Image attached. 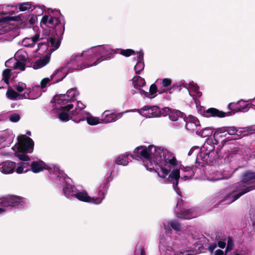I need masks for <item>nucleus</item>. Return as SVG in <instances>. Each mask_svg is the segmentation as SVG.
Listing matches in <instances>:
<instances>
[{"label": "nucleus", "instance_id": "nucleus-19", "mask_svg": "<svg viewBox=\"0 0 255 255\" xmlns=\"http://www.w3.org/2000/svg\"><path fill=\"white\" fill-rule=\"evenodd\" d=\"M56 116L58 117L61 122H66L70 120L79 123L84 120L80 117L81 113H56Z\"/></svg>", "mask_w": 255, "mask_h": 255}, {"label": "nucleus", "instance_id": "nucleus-1", "mask_svg": "<svg viewBox=\"0 0 255 255\" xmlns=\"http://www.w3.org/2000/svg\"><path fill=\"white\" fill-rule=\"evenodd\" d=\"M134 153L140 157L147 170L155 171L165 183L173 184L175 192L180 195L177 187L179 178L183 180L191 179L198 169L182 167L173 154L166 148L153 145L140 146L134 150Z\"/></svg>", "mask_w": 255, "mask_h": 255}, {"label": "nucleus", "instance_id": "nucleus-50", "mask_svg": "<svg viewBox=\"0 0 255 255\" xmlns=\"http://www.w3.org/2000/svg\"><path fill=\"white\" fill-rule=\"evenodd\" d=\"M20 119V115L17 113H14L9 116V120L13 123H16L19 121Z\"/></svg>", "mask_w": 255, "mask_h": 255}, {"label": "nucleus", "instance_id": "nucleus-13", "mask_svg": "<svg viewBox=\"0 0 255 255\" xmlns=\"http://www.w3.org/2000/svg\"><path fill=\"white\" fill-rule=\"evenodd\" d=\"M228 110L231 112H248L255 110V97L248 101L241 100L229 104Z\"/></svg>", "mask_w": 255, "mask_h": 255}, {"label": "nucleus", "instance_id": "nucleus-24", "mask_svg": "<svg viewBox=\"0 0 255 255\" xmlns=\"http://www.w3.org/2000/svg\"><path fill=\"white\" fill-rule=\"evenodd\" d=\"M68 73V71L65 66L61 67L57 69L52 75H55L53 77V82H52V84H55L62 81L66 76Z\"/></svg>", "mask_w": 255, "mask_h": 255}, {"label": "nucleus", "instance_id": "nucleus-46", "mask_svg": "<svg viewBox=\"0 0 255 255\" xmlns=\"http://www.w3.org/2000/svg\"><path fill=\"white\" fill-rule=\"evenodd\" d=\"M117 53H120L122 55L128 57L134 53V51L130 49H117Z\"/></svg>", "mask_w": 255, "mask_h": 255}, {"label": "nucleus", "instance_id": "nucleus-57", "mask_svg": "<svg viewBox=\"0 0 255 255\" xmlns=\"http://www.w3.org/2000/svg\"><path fill=\"white\" fill-rule=\"evenodd\" d=\"M2 208H0V214H1L6 211V208L2 206Z\"/></svg>", "mask_w": 255, "mask_h": 255}, {"label": "nucleus", "instance_id": "nucleus-30", "mask_svg": "<svg viewBox=\"0 0 255 255\" xmlns=\"http://www.w3.org/2000/svg\"><path fill=\"white\" fill-rule=\"evenodd\" d=\"M157 92V87L155 84H152L149 88V93L143 90H141L140 94L141 96L147 97L148 98L152 99L155 97V94Z\"/></svg>", "mask_w": 255, "mask_h": 255}, {"label": "nucleus", "instance_id": "nucleus-28", "mask_svg": "<svg viewBox=\"0 0 255 255\" xmlns=\"http://www.w3.org/2000/svg\"><path fill=\"white\" fill-rule=\"evenodd\" d=\"M144 67L143 61V52L142 51L137 52V62L134 66V70L136 74L139 73Z\"/></svg>", "mask_w": 255, "mask_h": 255}, {"label": "nucleus", "instance_id": "nucleus-33", "mask_svg": "<svg viewBox=\"0 0 255 255\" xmlns=\"http://www.w3.org/2000/svg\"><path fill=\"white\" fill-rule=\"evenodd\" d=\"M134 158V155L132 154L129 155L128 153H125L123 155H120L116 160V163L119 165H127L128 162V156Z\"/></svg>", "mask_w": 255, "mask_h": 255}, {"label": "nucleus", "instance_id": "nucleus-55", "mask_svg": "<svg viewBox=\"0 0 255 255\" xmlns=\"http://www.w3.org/2000/svg\"><path fill=\"white\" fill-rule=\"evenodd\" d=\"M217 244L216 243H213L209 246L208 249L209 251L212 253L214 250L216 248Z\"/></svg>", "mask_w": 255, "mask_h": 255}, {"label": "nucleus", "instance_id": "nucleus-32", "mask_svg": "<svg viewBox=\"0 0 255 255\" xmlns=\"http://www.w3.org/2000/svg\"><path fill=\"white\" fill-rule=\"evenodd\" d=\"M202 115L205 118L218 117L223 118L231 116V113H201Z\"/></svg>", "mask_w": 255, "mask_h": 255}, {"label": "nucleus", "instance_id": "nucleus-20", "mask_svg": "<svg viewBox=\"0 0 255 255\" xmlns=\"http://www.w3.org/2000/svg\"><path fill=\"white\" fill-rule=\"evenodd\" d=\"M184 122L186 123V128L190 130H197L200 126L199 121L191 115L184 117Z\"/></svg>", "mask_w": 255, "mask_h": 255}, {"label": "nucleus", "instance_id": "nucleus-49", "mask_svg": "<svg viewBox=\"0 0 255 255\" xmlns=\"http://www.w3.org/2000/svg\"><path fill=\"white\" fill-rule=\"evenodd\" d=\"M10 134V132L7 130L0 131V139L3 141L5 140Z\"/></svg>", "mask_w": 255, "mask_h": 255}, {"label": "nucleus", "instance_id": "nucleus-18", "mask_svg": "<svg viewBox=\"0 0 255 255\" xmlns=\"http://www.w3.org/2000/svg\"><path fill=\"white\" fill-rule=\"evenodd\" d=\"M232 174V171L229 168V165H222L219 167V170L213 172L208 177V179L212 181L226 179L231 177Z\"/></svg>", "mask_w": 255, "mask_h": 255}, {"label": "nucleus", "instance_id": "nucleus-40", "mask_svg": "<svg viewBox=\"0 0 255 255\" xmlns=\"http://www.w3.org/2000/svg\"><path fill=\"white\" fill-rule=\"evenodd\" d=\"M86 105L81 101H75L73 108L69 112H80L81 110L84 109Z\"/></svg>", "mask_w": 255, "mask_h": 255}, {"label": "nucleus", "instance_id": "nucleus-39", "mask_svg": "<svg viewBox=\"0 0 255 255\" xmlns=\"http://www.w3.org/2000/svg\"><path fill=\"white\" fill-rule=\"evenodd\" d=\"M168 223L171 228L175 231L179 232L181 230V225L177 221L171 220H170Z\"/></svg>", "mask_w": 255, "mask_h": 255}, {"label": "nucleus", "instance_id": "nucleus-17", "mask_svg": "<svg viewBox=\"0 0 255 255\" xmlns=\"http://www.w3.org/2000/svg\"><path fill=\"white\" fill-rule=\"evenodd\" d=\"M74 197L78 200L82 202L99 204L102 202L103 199L104 198V193L103 192H101L100 191L99 192V197H92L88 195L86 191L83 190L81 191L79 189H77L76 192H75Z\"/></svg>", "mask_w": 255, "mask_h": 255}, {"label": "nucleus", "instance_id": "nucleus-9", "mask_svg": "<svg viewBox=\"0 0 255 255\" xmlns=\"http://www.w3.org/2000/svg\"><path fill=\"white\" fill-rule=\"evenodd\" d=\"M91 61L88 59L87 56L81 54H76L72 56L70 60L67 62L65 67L68 72H71L72 70L85 69L92 66H88Z\"/></svg>", "mask_w": 255, "mask_h": 255}, {"label": "nucleus", "instance_id": "nucleus-45", "mask_svg": "<svg viewBox=\"0 0 255 255\" xmlns=\"http://www.w3.org/2000/svg\"><path fill=\"white\" fill-rule=\"evenodd\" d=\"M54 76H55V75H51L49 77L43 78L41 81V82H40L41 88L43 89L45 87H46L47 85L48 84H49V82H51V81L53 82V77Z\"/></svg>", "mask_w": 255, "mask_h": 255}, {"label": "nucleus", "instance_id": "nucleus-2", "mask_svg": "<svg viewBox=\"0 0 255 255\" xmlns=\"http://www.w3.org/2000/svg\"><path fill=\"white\" fill-rule=\"evenodd\" d=\"M184 233L179 236H166L160 239L159 251L161 255H188L195 237Z\"/></svg>", "mask_w": 255, "mask_h": 255}, {"label": "nucleus", "instance_id": "nucleus-5", "mask_svg": "<svg viewBox=\"0 0 255 255\" xmlns=\"http://www.w3.org/2000/svg\"><path fill=\"white\" fill-rule=\"evenodd\" d=\"M115 53H117V49L108 45H98L83 52V55L91 61L88 66H95L103 60L111 59Z\"/></svg>", "mask_w": 255, "mask_h": 255}, {"label": "nucleus", "instance_id": "nucleus-7", "mask_svg": "<svg viewBox=\"0 0 255 255\" xmlns=\"http://www.w3.org/2000/svg\"><path fill=\"white\" fill-rule=\"evenodd\" d=\"M218 144L219 141L213 137L207 138L196 156V162L201 166H204L205 163L210 159L211 154L214 152L215 146Z\"/></svg>", "mask_w": 255, "mask_h": 255}, {"label": "nucleus", "instance_id": "nucleus-4", "mask_svg": "<svg viewBox=\"0 0 255 255\" xmlns=\"http://www.w3.org/2000/svg\"><path fill=\"white\" fill-rule=\"evenodd\" d=\"M79 95V93L77 88H71L68 90L65 94L55 96L51 100V106L53 110L59 112H69L73 108L76 98Z\"/></svg>", "mask_w": 255, "mask_h": 255}, {"label": "nucleus", "instance_id": "nucleus-8", "mask_svg": "<svg viewBox=\"0 0 255 255\" xmlns=\"http://www.w3.org/2000/svg\"><path fill=\"white\" fill-rule=\"evenodd\" d=\"M39 86L34 85L31 88H27L22 94H17L11 89H8L6 92V96L11 100H19L23 99L34 100L41 96Z\"/></svg>", "mask_w": 255, "mask_h": 255}, {"label": "nucleus", "instance_id": "nucleus-54", "mask_svg": "<svg viewBox=\"0 0 255 255\" xmlns=\"http://www.w3.org/2000/svg\"><path fill=\"white\" fill-rule=\"evenodd\" d=\"M218 245L220 248L224 249L226 246V242L224 240H220L218 242Z\"/></svg>", "mask_w": 255, "mask_h": 255}, {"label": "nucleus", "instance_id": "nucleus-23", "mask_svg": "<svg viewBox=\"0 0 255 255\" xmlns=\"http://www.w3.org/2000/svg\"><path fill=\"white\" fill-rule=\"evenodd\" d=\"M122 117V113H102L101 119L102 122H114Z\"/></svg>", "mask_w": 255, "mask_h": 255}, {"label": "nucleus", "instance_id": "nucleus-63", "mask_svg": "<svg viewBox=\"0 0 255 255\" xmlns=\"http://www.w3.org/2000/svg\"><path fill=\"white\" fill-rule=\"evenodd\" d=\"M233 255H241L238 253L234 252Z\"/></svg>", "mask_w": 255, "mask_h": 255}, {"label": "nucleus", "instance_id": "nucleus-61", "mask_svg": "<svg viewBox=\"0 0 255 255\" xmlns=\"http://www.w3.org/2000/svg\"><path fill=\"white\" fill-rule=\"evenodd\" d=\"M26 134H27L28 135H31V132L29 130L27 131Z\"/></svg>", "mask_w": 255, "mask_h": 255}, {"label": "nucleus", "instance_id": "nucleus-62", "mask_svg": "<svg viewBox=\"0 0 255 255\" xmlns=\"http://www.w3.org/2000/svg\"><path fill=\"white\" fill-rule=\"evenodd\" d=\"M9 62H10V61H7L5 62V66H7V65L8 64V63H9Z\"/></svg>", "mask_w": 255, "mask_h": 255}, {"label": "nucleus", "instance_id": "nucleus-43", "mask_svg": "<svg viewBox=\"0 0 255 255\" xmlns=\"http://www.w3.org/2000/svg\"><path fill=\"white\" fill-rule=\"evenodd\" d=\"M25 63L24 62L16 61L13 63V68L14 69L18 70L20 71H23L25 69Z\"/></svg>", "mask_w": 255, "mask_h": 255}, {"label": "nucleus", "instance_id": "nucleus-15", "mask_svg": "<svg viewBox=\"0 0 255 255\" xmlns=\"http://www.w3.org/2000/svg\"><path fill=\"white\" fill-rule=\"evenodd\" d=\"M59 20L50 15H44L40 22V25L42 28L48 27L56 29L57 34H61L64 31V24L63 23H58Z\"/></svg>", "mask_w": 255, "mask_h": 255}, {"label": "nucleus", "instance_id": "nucleus-34", "mask_svg": "<svg viewBox=\"0 0 255 255\" xmlns=\"http://www.w3.org/2000/svg\"><path fill=\"white\" fill-rule=\"evenodd\" d=\"M49 62V58L48 56H45L42 59L37 60L33 64V68L35 69L41 68Z\"/></svg>", "mask_w": 255, "mask_h": 255}, {"label": "nucleus", "instance_id": "nucleus-59", "mask_svg": "<svg viewBox=\"0 0 255 255\" xmlns=\"http://www.w3.org/2000/svg\"><path fill=\"white\" fill-rule=\"evenodd\" d=\"M13 6L12 5H7L6 6H3V7H4L5 9L9 7H13Z\"/></svg>", "mask_w": 255, "mask_h": 255}, {"label": "nucleus", "instance_id": "nucleus-51", "mask_svg": "<svg viewBox=\"0 0 255 255\" xmlns=\"http://www.w3.org/2000/svg\"><path fill=\"white\" fill-rule=\"evenodd\" d=\"M199 150H200V148L199 147H198V146L193 147L190 149V150L188 152V154L189 156H190L193 154H198V153L199 152Z\"/></svg>", "mask_w": 255, "mask_h": 255}, {"label": "nucleus", "instance_id": "nucleus-44", "mask_svg": "<svg viewBox=\"0 0 255 255\" xmlns=\"http://www.w3.org/2000/svg\"><path fill=\"white\" fill-rule=\"evenodd\" d=\"M141 110L143 112L147 111H151V112H161V109L157 106H151L149 105H146L143 106L141 108Z\"/></svg>", "mask_w": 255, "mask_h": 255}, {"label": "nucleus", "instance_id": "nucleus-14", "mask_svg": "<svg viewBox=\"0 0 255 255\" xmlns=\"http://www.w3.org/2000/svg\"><path fill=\"white\" fill-rule=\"evenodd\" d=\"M26 203V200L25 199L13 195H7L0 199V204L4 207L10 206L20 208L24 207Z\"/></svg>", "mask_w": 255, "mask_h": 255}, {"label": "nucleus", "instance_id": "nucleus-64", "mask_svg": "<svg viewBox=\"0 0 255 255\" xmlns=\"http://www.w3.org/2000/svg\"><path fill=\"white\" fill-rule=\"evenodd\" d=\"M126 112H134V110H128V111H127Z\"/></svg>", "mask_w": 255, "mask_h": 255}, {"label": "nucleus", "instance_id": "nucleus-41", "mask_svg": "<svg viewBox=\"0 0 255 255\" xmlns=\"http://www.w3.org/2000/svg\"><path fill=\"white\" fill-rule=\"evenodd\" d=\"M18 8L20 11H29L31 10V8L33 7V5L30 2H23L18 4Z\"/></svg>", "mask_w": 255, "mask_h": 255}, {"label": "nucleus", "instance_id": "nucleus-37", "mask_svg": "<svg viewBox=\"0 0 255 255\" xmlns=\"http://www.w3.org/2000/svg\"><path fill=\"white\" fill-rule=\"evenodd\" d=\"M87 122L88 124L95 126L102 123L101 117H95L92 116H88L86 118Z\"/></svg>", "mask_w": 255, "mask_h": 255}, {"label": "nucleus", "instance_id": "nucleus-47", "mask_svg": "<svg viewBox=\"0 0 255 255\" xmlns=\"http://www.w3.org/2000/svg\"><path fill=\"white\" fill-rule=\"evenodd\" d=\"M2 80L6 84H8L9 78L10 76V70L9 69H6L3 71L2 72Z\"/></svg>", "mask_w": 255, "mask_h": 255}, {"label": "nucleus", "instance_id": "nucleus-42", "mask_svg": "<svg viewBox=\"0 0 255 255\" xmlns=\"http://www.w3.org/2000/svg\"><path fill=\"white\" fill-rule=\"evenodd\" d=\"M32 14L35 15L36 16L41 15L43 13V7L42 6L36 5L34 6L31 8Z\"/></svg>", "mask_w": 255, "mask_h": 255}, {"label": "nucleus", "instance_id": "nucleus-21", "mask_svg": "<svg viewBox=\"0 0 255 255\" xmlns=\"http://www.w3.org/2000/svg\"><path fill=\"white\" fill-rule=\"evenodd\" d=\"M16 163L11 161H6L0 163V171L4 174H11L16 171Z\"/></svg>", "mask_w": 255, "mask_h": 255}, {"label": "nucleus", "instance_id": "nucleus-25", "mask_svg": "<svg viewBox=\"0 0 255 255\" xmlns=\"http://www.w3.org/2000/svg\"><path fill=\"white\" fill-rule=\"evenodd\" d=\"M6 20L15 21H17L18 23L21 24H23V25L20 26L21 28H25L28 27V25H26L27 24H24V23L26 22V17L23 14H19L18 15L14 16H6L5 17L0 18V22H2Z\"/></svg>", "mask_w": 255, "mask_h": 255}, {"label": "nucleus", "instance_id": "nucleus-27", "mask_svg": "<svg viewBox=\"0 0 255 255\" xmlns=\"http://www.w3.org/2000/svg\"><path fill=\"white\" fill-rule=\"evenodd\" d=\"M30 167L33 172L38 173L45 169L47 166L43 161L37 159L31 162Z\"/></svg>", "mask_w": 255, "mask_h": 255}, {"label": "nucleus", "instance_id": "nucleus-48", "mask_svg": "<svg viewBox=\"0 0 255 255\" xmlns=\"http://www.w3.org/2000/svg\"><path fill=\"white\" fill-rule=\"evenodd\" d=\"M233 247H234L233 240L231 237H229L228 239V242H227V246L226 251H225V255H226V254L228 252L232 250V249H233Z\"/></svg>", "mask_w": 255, "mask_h": 255}, {"label": "nucleus", "instance_id": "nucleus-58", "mask_svg": "<svg viewBox=\"0 0 255 255\" xmlns=\"http://www.w3.org/2000/svg\"><path fill=\"white\" fill-rule=\"evenodd\" d=\"M163 112H172V110L169 108L168 107H165L163 109Z\"/></svg>", "mask_w": 255, "mask_h": 255}, {"label": "nucleus", "instance_id": "nucleus-52", "mask_svg": "<svg viewBox=\"0 0 255 255\" xmlns=\"http://www.w3.org/2000/svg\"><path fill=\"white\" fill-rule=\"evenodd\" d=\"M37 21V17L35 16V15H33L31 14L29 15V18L28 19V23L30 24H33Z\"/></svg>", "mask_w": 255, "mask_h": 255}, {"label": "nucleus", "instance_id": "nucleus-35", "mask_svg": "<svg viewBox=\"0 0 255 255\" xmlns=\"http://www.w3.org/2000/svg\"><path fill=\"white\" fill-rule=\"evenodd\" d=\"M27 55L26 52L22 50H18L14 55V59L17 61L26 62Z\"/></svg>", "mask_w": 255, "mask_h": 255}, {"label": "nucleus", "instance_id": "nucleus-53", "mask_svg": "<svg viewBox=\"0 0 255 255\" xmlns=\"http://www.w3.org/2000/svg\"><path fill=\"white\" fill-rule=\"evenodd\" d=\"M171 83V80L169 79H164L162 80V85L164 87H166L169 86Z\"/></svg>", "mask_w": 255, "mask_h": 255}, {"label": "nucleus", "instance_id": "nucleus-38", "mask_svg": "<svg viewBox=\"0 0 255 255\" xmlns=\"http://www.w3.org/2000/svg\"><path fill=\"white\" fill-rule=\"evenodd\" d=\"M196 133L204 137L208 136L211 135L213 133V129L211 128L208 127L204 128L202 130H199V129L196 130Z\"/></svg>", "mask_w": 255, "mask_h": 255}, {"label": "nucleus", "instance_id": "nucleus-60", "mask_svg": "<svg viewBox=\"0 0 255 255\" xmlns=\"http://www.w3.org/2000/svg\"><path fill=\"white\" fill-rule=\"evenodd\" d=\"M140 255H145V253L143 250H141L140 252Z\"/></svg>", "mask_w": 255, "mask_h": 255}, {"label": "nucleus", "instance_id": "nucleus-31", "mask_svg": "<svg viewBox=\"0 0 255 255\" xmlns=\"http://www.w3.org/2000/svg\"><path fill=\"white\" fill-rule=\"evenodd\" d=\"M132 81L134 87L139 90L140 92L142 90L141 88L145 85L144 79L139 76H134Z\"/></svg>", "mask_w": 255, "mask_h": 255}, {"label": "nucleus", "instance_id": "nucleus-11", "mask_svg": "<svg viewBox=\"0 0 255 255\" xmlns=\"http://www.w3.org/2000/svg\"><path fill=\"white\" fill-rule=\"evenodd\" d=\"M139 116L144 119L159 118L168 116L170 120L176 122L175 125L179 126L184 123L183 113H139Z\"/></svg>", "mask_w": 255, "mask_h": 255}, {"label": "nucleus", "instance_id": "nucleus-12", "mask_svg": "<svg viewBox=\"0 0 255 255\" xmlns=\"http://www.w3.org/2000/svg\"><path fill=\"white\" fill-rule=\"evenodd\" d=\"M182 85L183 87L187 89L190 96L192 97H200L202 96V93L199 91V87L194 82H190L188 84L183 83ZM193 99L198 112H221L215 108H209L206 110L205 108L200 106V103L199 100L195 99L194 98Z\"/></svg>", "mask_w": 255, "mask_h": 255}, {"label": "nucleus", "instance_id": "nucleus-10", "mask_svg": "<svg viewBox=\"0 0 255 255\" xmlns=\"http://www.w3.org/2000/svg\"><path fill=\"white\" fill-rule=\"evenodd\" d=\"M249 129V128H237L234 126L222 127L217 129L216 131L214 133L213 137L216 140H218L219 142V138L222 137L223 136H225L227 134L237 135L238 137H242L247 135Z\"/></svg>", "mask_w": 255, "mask_h": 255}, {"label": "nucleus", "instance_id": "nucleus-6", "mask_svg": "<svg viewBox=\"0 0 255 255\" xmlns=\"http://www.w3.org/2000/svg\"><path fill=\"white\" fill-rule=\"evenodd\" d=\"M236 187L238 193L233 192L227 196L225 198L227 203L236 201L242 195L255 189V172H245L243 174L242 182Z\"/></svg>", "mask_w": 255, "mask_h": 255}, {"label": "nucleus", "instance_id": "nucleus-26", "mask_svg": "<svg viewBox=\"0 0 255 255\" xmlns=\"http://www.w3.org/2000/svg\"><path fill=\"white\" fill-rule=\"evenodd\" d=\"M47 48L49 53H52L58 48L60 45L59 40L55 37H51L47 41L46 44H42Z\"/></svg>", "mask_w": 255, "mask_h": 255}, {"label": "nucleus", "instance_id": "nucleus-36", "mask_svg": "<svg viewBox=\"0 0 255 255\" xmlns=\"http://www.w3.org/2000/svg\"><path fill=\"white\" fill-rule=\"evenodd\" d=\"M11 89L15 91L17 94H21L23 92L27 90V86L26 84L22 82H18L17 84L13 86V89Z\"/></svg>", "mask_w": 255, "mask_h": 255}, {"label": "nucleus", "instance_id": "nucleus-16", "mask_svg": "<svg viewBox=\"0 0 255 255\" xmlns=\"http://www.w3.org/2000/svg\"><path fill=\"white\" fill-rule=\"evenodd\" d=\"M54 171L56 174H58V177L61 182H64L63 185V193L66 197L67 198H71L75 196V192L77 191V188L69 183L68 181L66 180V175L63 173V171L60 169L58 166L54 167Z\"/></svg>", "mask_w": 255, "mask_h": 255}, {"label": "nucleus", "instance_id": "nucleus-22", "mask_svg": "<svg viewBox=\"0 0 255 255\" xmlns=\"http://www.w3.org/2000/svg\"><path fill=\"white\" fill-rule=\"evenodd\" d=\"M176 216L182 219H190L196 217L197 215L196 213L192 209H184L179 212L175 210Z\"/></svg>", "mask_w": 255, "mask_h": 255}, {"label": "nucleus", "instance_id": "nucleus-29", "mask_svg": "<svg viewBox=\"0 0 255 255\" xmlns=\"http://www.w3.org/2000/svg\"><path fill=\"white\" fill-rule=\"evenodd\" d=\"M39 40V34L36 33L31 37L24 38L22 41V44L25 47H33Z\"/></svg>", "mask_w": 255, "mask_h": 255}, {"label": "nucleus", "instance_id": "nucleus-3", "mask_svg": "<svg viewBox=\"0 0 255 255\" xmlns=\"http://www.w3.org/2000/svg\"><path fill=\"white\" fill-rule=\"evenodd\" d=\"M17 141L12 149L15 151V156L22 161L16 163V172L21 174L31 170L30 164L27 162L29 158L25 153L32 152L34 141L31 138L24 134L18 136Z\"/></svg>", "mask_w": 255, "mask_h": 255}, {"label": "nucleus", "instance_id": "nucleus-56", "mask_svg": "<svg viewBox=\"0 0 255 255\" xmlns=\"http://www.w3.org/2000/svg\"><path fill=\"white\" fill-rule=\"evenodd\" d=\"M224 252L221 250H217L215 251V255H223Z\"/></svg>", "mask_w": 255, "mask_h": 255}]
</instances>
